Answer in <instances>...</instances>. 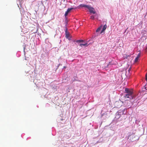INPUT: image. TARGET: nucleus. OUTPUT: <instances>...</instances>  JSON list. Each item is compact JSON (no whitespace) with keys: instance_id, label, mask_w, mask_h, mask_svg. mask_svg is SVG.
Listing matches in <instances>:
<instances>
[{"instance_id":"1","label":"nucleus","mask_w":147,"mask_h":147,"mask_svg":"<svg viewBox=\"0 0 147 147\" xmlns=\"http://www.w3.org/2000/svg\"><path fill=\"white\" fill-rule=\"evenodd\" d=\"M133 92V90L132 89H129L126 88L125 89V93L129 95L132 96Z\"/></svg>"},{"instance_id":"2","label":"nucleus","mask_w":147,"mask_h":147,"mask_svg":"<svg viewBox=\"0 0 147 147\" xmlns=\"http://www.w3.org/2000/svg\"><path fill=\"white\" fill-rule=\"evenodd\" d=\"M87 9H89V11L90 13L93 14L95 13L96 12L94 11V9L92 7L89 5Z\"/></svg>"},{"instance_id":"3","label":"nucleus","mask_w":147,"mask_h":147,"mask_svg":"<svg viewBox=\"0 0 147 147\" xmlns=\"http://www.w3.org/2000/svg\"><path fill=\"white\" fill-rule=\"evenodd\" d=\"M73 9V8H68L67 10V11L65 12V16L66 17L68 13Z\"/></svg>"},{"instance_id":"4","label":"nucleus","mask_w":147,"mask_h":147,"mask_svg":"<svg viewBox=\"0 0 147 147\" xmlns=\"http://www.w3.org/2000/svg\"><path fill=\"white\" fill-rule=\"evenodd\" d=\"M140 57V53H139L138 54V55H137V57L135 58V60H134V62H137L139 60V59Z\"/></svg>"},{"instance_id":"5","label":"nucleus","mask_w":147,"mask_h":147,"mask_svg":"<svg viewBox=\"0 0 147 147\" xmlns=\"http://www.w3.org/2000/svg\"><path fill=\"white\" fill-rule=\"evenodd\" d=\"M107 28V26L106 24H105L103 26L102 28V30L100 32V34H101L102 33V32H104L105 30Z\"/></svg>"},{"instance_id":"6","label":"nucleus","mask_w":147,"mask_h":147,"mask_svg":"<svg viewBox=\"0 0 147 147\" xmlns=\"http://www.w3.org/2000/svg\"><path fill=\"white\" fill-rule=\"evenodd\" d=\"M129 56L128 55H127V54H124L123 55V58L124 59H127L128 57Z\"/></svg>"},{"instance_id":"7","label":"nucleus","mask_w":147,"mask_h":147,"mask_svg":"<svg viewBox=\"0 0 147 147\" xmlns=\"http://www.w3.org/2000/svg\"><path fill=\"white\" fill-rule=\"evenodd\" d=\"M89 6V5H84V4H80V7L86 8H88Z\"/></svg>"},{"instance_id":"8","label":"nucleus","mask_w":147,"mask_h":147,"mask_svg":"<svg viewBox=\"0 0 147 147\" xmlns=\"http://www.w3.org/2000/svg\"><path fill=\"white\" fill-rule=\"evenodd\" d=\"M88 45L87 43H86L84 44H80V46L81 47H82L83 46H84L85 47H87L88 46Z\"/></svg>"},{"instance_id":"9","label":"nucleus","mask_w":147,"mask_h":147,"mask_svg":"<svg viewBox=\"0 0 147 147\" xmlns=\"http://www.w3.org/2000/svg\"><path fill=\"white\" fill-rule=\"evenodd\" d=\"M65 34H66V37L67 38H68L69 37V34L68 33L67 31H65Z\"/></svg>"},{"instance_id":"10","label":"nucleus","mask_w":147,"mask_h":147,"mask_svg":"<svg viewBox=\"0 0 147 147\" xmlns=\"http://www.w3.org/2000/svg\"><path fill=\"white\" fill-rule=\"evenodd\" d=\"M129 96H131V95H129L127 94H125V98H130V97H129Z\"/></svg>"},{"instance_id":"11","label":"nucleus","mask_w":147,"mask_h":147,"mask_svg":"<svg viewBox=\"0 0 147 147\" xmlns=\"http://www.w3.org/2000/svg\"><path fill=\"white\" fill-rule=\"evenodd\" d=\"M102 28V26H100L96 30V32H98Z\"/></svg>"},{"instance_id":"12","label":"nucleus","mask_w":147,"mask_h":147,"mask_svg":"<svg viewBox=\"0 0 147 147\" xmlns=\"http://www.w3.org/2000/svg\"><path fill=\"white\" fill-rule=\"evenodd\" d=\"M84 41L83 40H77L76 41V42H82Z\"/></svg>"},{"instance_id":"13","label":"nucleus","mask_w":147,"mask_h":147,"mask_svg":"<svg viewBox=\"0 0 147 147\" xmlns=\"http://www.w3.org/2000/svg\"><path fill=\"white\" fill-rule=\"evenodd\" d=\"M116 116H118V118H120L121 117V115L119 113H117V114H116Z\"/></svg>"},{"instance_id":"14","label":"nucleus","mask_w":147,"mask_h":147,"mask_svg":"<svg viewBox=\"0 0 147 147\" xmlns=\"http://www.w3.org/2000/svg\"><path fill=\"white\" fill-rule=\"evenodd\" d=\"M90 18L92 20H94V16H90Z\"/></svg>"},{"instance_id":"15","label":"nucleus","mask_w":147,"mask_h":147,"mask_svg":"<svg viewBox=\"0 0 147 147\" xmlns=\"http://www.w3.org/2000/svg\"><path fill=\"white\" fill-rule=\"evenodd\" d=\"M146 80L147 81V73L145 75Z\"/></svg>"},{"instance_id":"16","label":"nucleus","mask_w":147,"mask_h":147,"mask_svg":"<svg viewBox=\"0 0 147 147\" xmlns=\"http://www.w3.org/2000/svg\"><path fill=\"white\" fill-rule=\"evenodd\" d=\"M132 136V137H134V136H135V135H134V134H132L131 135H130L129 136V137H130V136Z\"/></svg>"},{"instance_id":"17","label":"nucleus","mask_w":147,"mask_h":147,"mask_svg":"<svg viewBox=\"0 0 147 147\" xmlns=\"http://www.w3.org/2000/svg\"><path fill=\"white\" fill-rule=\"evenodd\" d=\"M145 50L146 51H147V45L146 47V48L145 49Z\"/></svg>"},{"instance_id":"18","label":"nucleus","mask_w":147,"mask_h":147,"mask_svg":"<svg viewBox=\"0 0 147 147\" xmlns=\"http://www.w3.org/2000/svg\"><path fill=\"white\" fill-rule=\"evenodd\" d=\"M130 68H129V69H128V71H129H129H130Z\"/></svg>"}]
</instances>
